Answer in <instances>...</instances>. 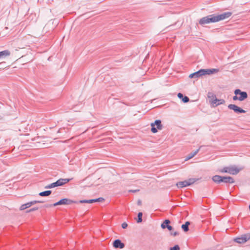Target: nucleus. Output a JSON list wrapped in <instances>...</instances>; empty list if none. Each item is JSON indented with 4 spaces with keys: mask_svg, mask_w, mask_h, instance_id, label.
<instances>
[{
    "mask_svg": "<svg viewBox=\"0 0 250 250\" xmlns=\"http://www.w3.org/2000/svg\"><path fill=\"white\" fill-rule=\"evenodd\" d=\"M219 71L218 69L212 68V69H201L199 70L190 74L189 75V78L190 79H194L197 80L198 78L203 77L205 75H209L217 72Z\"/></svg>",
    "mask_w": 250,
    "mask_h": 250,
    "instance_id": "1",
    "label": "nucleus"
},
{
    "mask_svg": "<svg viewBox=\"0 0 250 250\" xmlns=\"http://www.w3.org/2000/svg\"><path fill=\"white\" fill-rule=\"evenodd\" d=\"M219 21V14L217 15H209L207 16L201 18L199 23L200 25L204 26L206 24L210 23H214Z\"/></svg>",
    "mask_w": 250,
    "mask_h": 250,
    "instance_id": "2",
    "label": "nucleus"
},
{
    "mask_svg": "<svg viewBox=\"0 0 250 250\" xmlns=\"http://www.w3.org/2000/svg\"><path fill=\"white\" fill-rule=\"evenodd\" d=\"M242 169V167L236 166H230L224 167L220 171L222 173H228L232 175H236Z\"/></svg>",
    "mask_w": 250,
    "mask_h": 250,
    "instance_id": "3",
    "label": "nucleus"
},
{
    "mask_svg": "<svg viewBox=\"0 0 250 250\" xmlns=\"http://www.w3.org/2000/svg\"><path fill=\"white\" fill-rule=\"evenodd\" d=\"M71 180V179L68 178H60L58 179L55 182L50 184L44 187V188L48 189V188H52L55 187L62 186L64 184L68 183Z\"/></svg>",
    "mask_w": 250,
    "mask_h": 250,
    "instance_id": "4",
    "label": "nucleus"
},
{
    "mask_svg": "<svg viewBox=\"0 0 250 250\" xmlns=\"http://www.w3.org/2000/svg\"><path fill=\"white\" fill-rule=\"evenodd\" d=\"M208 101L211 107H216L219 105V99H218L212 92H208L207 94Z\"/></svg>",
    "mask_w": 250,
    "mask_h": 250,
    "instance_id": "5",
    "label": "nucleus"
},
{
    "mask_svg": "<svg viewBox=\"0 0 250 250\" xmlns=\"http://www.w3.org/2000/svg\"><path fill=\"white\" fill-rule=\"evenodd\" d=\"M73 203H77V201L71 200L67 198H63L59 200L58 202L53 204V205H45V207L48 208L52 206L55 207L62 205H70Z\"/></svg>",
    "mask_w": 250,
    "mask_h": 250,
    "instance_id": "6",
    "label": "nucleus"
},
{
    "mask_svg": "<svg viewBox=\"0 0 250 250\" xmlns=\"http://www.w3.org/2000/svg\"><path fill=\"white\" fill-rule=\"evenodd\" d=\"M151 131L152 132L155 133L158 132V130H161L163 128L162 122L160 120H156L151 124Z\"/></svg>",
    "mask_w": 250,
    "mask_h": 250,
    "instance_id": "7",
    "label": "nucleus"
},
{
    "mask_svg": "<svg viewBox=\"0 0 250 250\" xmlns=\"http://www.w3.org/2000/svg\"><path fill=\"white\" fill-rule=\"evenodd\" d=\"M250 240V233H247L236 238L234 241L239 244H243Z\"/></svg>",
    "mask_w": 250,
    "mask_h": 250,
    "instance_id": "8",
    "label": "nucleus"
},
{
    "mask_svg": "<svg viewBox=\"0 0 250 250\" xmlns=\"http://www.w3.org/2000/svg\"><path fill=\"white\" fill-rule=\"evenodd\" d=\"M232 184L234 183V179L230 176H220V183Z\"/></svg>",
    "mask_w": 250,
    "mask_h": 250,
    "instance_id": "9",
    "label": "nucleus"
},
{
    "mask_svg": "<svg viewBox=\"0 0 250 250\" xmlns=\"http://www.w3.org/2000/svg\"><path fill=\"white\" fill-rule=\"evenodd\" d=\"M235 95L239 94V100L240 101H243L244 99L247 98V94L246 92H241L240 89H236L234 91Z\"/></svg>",
    "mask_w": 250,
    "mask_h": 250,
    "instance_id": "10",
    "label": "nucleus"
},
{
    "mask_svg": "<svg viewBox=\"0 0 250 250\" xmlns=\"http://www.w3.org/2000/svg\"><path fill=\"white\" fill-rule=\"evenodd\" d=\"M228 107L230 109L233 110L235 112H236L237 113H245V111L244 110H243L240 107H239L235 104H230L228 106Z\"/></svg>",
    "mask_w": 250,
    "mask_h": 250,
    "instance_id": "11",
    "label": "nucleus"
},
{
    "mask_svg": "<svg viewBox=\"0 0 250 250\" xmlns=\"http://www.w3.org/2000/svg\"><path fill=\"white\" fill-rule=\"evenodd\" d=\"M113 246L116 249H123L125 247V244L120 239H116L113 242Z\"/></svg>",
    "mask_w": 250,
    "mask_h": 250,
    "instance_id": "12",
    "label": "nucleus"
},
{
    "mask_svg": "<svg viewBox=\"0 0 250 250\" xmlns=\"http://www.w3.org/2000/svg\"><path fill=\"white\" fill-rule=\"evenodd\" d=\"M177 96L184 103H187L189 101V99L188 96H184V95L181 93H178Z\"/></svg>",
    "mask_w": 250,
    "mask_h": 250,
    "instance_id": "13",
    "label": "nucleus"
},
{
    "mask_svg": "<svg viewBox=\"0 0 250 250\" xmlns=\"http://www.w3.org/2000/svg\"><path fill=\"white\" fill-rule=\"evenodd\" d=\"M232 15V13L230 12H225L220 14V21L224 20L229 18Z\"/></svg>",
    "mask_w": 250,
    "mask_h": 250,
    "instance_id": "14",
    "label": "nucleus"
},
{
    "mask_svg": "<svg viewBox=\"0 0 250 250\" xmlns=\"http://www.w3.org/2000/svg\"><path fill=\"white\" fill-rule=\"evenodd\" d=\"M176 186L179 188H181L184 187H186L189 186V184L188 183L187 180H185L183 181L178 182L176 184Z\"/></svg>",
    "mask_w": 250,
    "mask_h": 250,
    "instance_id": "15",
    "label": "nucleus"
},
{
    "mask_svg": "<svg viewBox=\"0 0 250 250\" xmlns=\"http://www.w3.org/2000/svg\"><path fill=\"white\" fill-rule=\"evenodd\" d=\"M199 150H200V148H199L198 149H196V150L188 154L186 158V160L187 161V160H188L191 159L192 158H193L194 156H195L198 153Z\"/></svg>",
    "mask_w": 250,
    "mask_h": 250,
    "instance_id": "16",
    "label": "nucleus"
},
{
    "mask_svg": "<svg viewBox=\"0 0 250 250\" xmlns=\"http://www.w3.org/2000/svg\"><path fill=\"white\" fill-rule=\"evenodd\" d=\"M10 55V52L8 50H5L0 52V59L4 58Z\"/></svg>",
    "mask_w": 250,
    "mask_h": 250,
    "instance_id": "17",
    "label": "nucleus"
},
{
    "mask_svg": "<svg viewBox=\"0 0 250 250\" xmlns=\"http://www.w3.org/2000/svg\"><path fill=\"white\" fill-rule=\"evenodd\" d=\"M190 224V222L187 221L184 224L182 225L181 228L185 232H187L189 230L188 226Z\"/></svg>",
    "mask_w": 250,
    "mask_h": 250,
    "instance_id": "18",
    "label": "nucleus"
},
{
    "mask_svg": "<svg viewBox=\"0 0 250 250\" xmlns=\"http://www.w3.org/2000/svg\"><path fill=\"white\" fill-rule=\"evenodd\" d=\"M52 193L51 190H45L44 191H42L39 193V195L40 196H49Z\"/></svg>",
    "mask_w": 250,
    "mask_h": 250,
    "instance_id": "19",
    "label": "nucleus"
},
{
    "mask_svg": "<svg viewBox=\"0 0 250 250\" xmlns=\"http://www.w3.org/2000/svg\"><path fill=\"white\" fill-rule=\"evenodd\" d=\"M170 223V221L169 219H166L161 225V228L163 229H166L167 226Z\"/></svg>",
    "mask_w": 250,
    "mask_h": 250,
    "instance_id": "20",
    "label": "nucleus"
},
{
    "mask_svg": "<svg viewBox=\"0 0 250 250\" xmlns=\"http://www.w3.org/2000/svg\"><path fill=\"white\" fill-rule=\"evenodd\" d=\"M104 200V199L102 197L94 199H90V204L97 202H102Z\"/></svg>",
    "mask_w": 250,
    "mask_h": 250,
    "instance_id": "21",
    "label": "nucleus"
},
{
    "mask_svg": "<svg viewBox=\"0 0 250 250\" xmlns=\"http://www.w3.org/2000/svg\"><path fill=\"white\" fill-rule=\"evenodd\" d=\"M142 216H143V213L142 212H139L138 213V215H137L138 218L136 221V222L138 223H140L142 222Z\"/></svg>",
    "mask_w": 250,
    "mask_h": 250,
    "instance_id": "22",
    "label": "nucleus"
},
{
    "mask_svg": "<svg viewBox=\"0 0 250 250\" xmlns=\"http://www.w3.org/2000/svg\"><path fill=\"white\" fill-rule=\"evenodd\" d=\"M212 180L217 183H219V175H216L212 177Z\"/></svg>",
    "mask_w": 250,
    "mask_h": 250,
    "instance_id": "23",
    "label": "nucleus"
},
{
    "mask_svg": "<svg viewBox=\"0 0 250 250\" xmlns=\"http://www.w3.org/2000/svg\"><path fill=\"white\" fill-rule=\"evenodd\" d=\"M169 250H180V247L178 245H175L174 247H171Z\"/></svg>",
    "mask_w": 250,
    "mask_h": 250,
    "instance_id": "24",
    "label": "nucleus"
},
{
    "mask_svg": "<svg viewBox=\"0 0 250 250\" xmlns=\"http://www.w3.org/2000/svg\"><path fill=\"white\" fill-rule=\"evenodd\" d=\"M27 208H28V207H27V206L26 205V204L22 205L20 207V209L21 210H24L25 209H26Z\"/></svg>",
    "mask_w": 250,
    "mask_h": 250,
    "instance_id": "25",
    "label": "nucleus"
},
{
    "mask_svg": "<svg viewBox=\"0 0 250 250\" xmlns=\"http://www.w3.org/2000/svg\"><path fill=\"white\" fill-rule=\"evenodd\" d=\"M39 209V208L38 207H34V208H33L28 210L26 211V212L27 213H29V212H32V211H35V210H37Z\"/></svg>",
    "mask_w": 250,
    "mask_h": 250,
    "instance_id": "26",
    "label": "nucleus"
},
{
    "mask_svg": "<svg viewBox=\"0 0 250 250\" xmlns=\"http://www.w3.org/2000/svg\"><path fill=\"white\" fill-rule=\"evenodd\" d=\"M187 182L189 184V186H190L195 182V180L193 179H189L188 180H187Z\"/></svg>",
    "mask_w": 250,
    "mask_h": 250,
    "instance_id": "27",
    "label": "nucleus"
},
{
    "mask_svg": "<svg viewBox=\"0 0 250 250\" xmlns=\"http://www.w3.org/2000/svg\"><path fill=\"white\" fill-rule=\"evenodd\" d=\"M34 204H35V202H33V201L26 203L28 208Z\"/></svg>",
    "mask_w": 250,
    "mask_h": 250,
    "instance_id": "28",
    "label": "nucleus"
},
{
    "mask_svg": "<svg viewBox=\"0 0 250 250\" xmlns=\"http://www.w3.org/2000/svg\"><path fill=\"white\" fill-rule=\"evenodd\" d=\"M90 200H80L78 202L80 203H89L90 204Z\"/></svg>",
    "mask_w": 250,
    "mask_h": 250,
    "instance_id": "29",
    "label": "nucleus"
},
{
    "mask_svg": "<svg viewBox=\"0 0 250 250\" xmlns=\"http://www.w3.org/2000/svg\"><path fill=\"white\" fill-rule=\"evenodd\" d=\"M128 226L126 222H124L122 224V228L124 229H126Z\"/></svg>",
    "mask_w": 250,
    "mask_h": 250,
    "instance_id": "30",
    "label": "nucleus"
},
{
    "mask_svg": "<svg viewBox=\"0 0 250 250\" xmlns=\"http://www.w3.org/2000/svg\"><path fill=\"white\" fill-rule=\"evenodd\" d=\"M170 235H172L173 236H176L178 235H179V232L178 231H174V232H170Z\"/></svg>",
    "mask_w": 250,
    "mask_h": 250,
    "instance_id": "31",
    "label": "nucleus"
},
{
    "mask_svg": "<svg viewBox=\"0 0 250 250\" xmlns=\"http://www.w3.org/2000/svg\"><path fill=\"white\" fill-rule=\"evenodd\" d=\"M166 228H167L169 231H172L173 229V227L169 225V224L167 226V227Z\"/></svg>",
    "mask_w": 250,
    "mask_h": 250,
    "instance_id": "32",
    "label": "nucleus"
},
{
    "mask_svg": "<svg viewBox=\"0 0 250 250\" xmlns=\"http://www.w3.org/2000/svg\"><path fill=\"white\" fill-rule=\"evenodd\" d=\"M139 189H135V190H128V192H133V193H135V192H138L139 191Z\"/></svg>",
    "mask_w": 250,
    "mask_h": 250,
    "instance_id": "33",
    "label": "nucleus"
},
{
    "mask_svg": "<svg viewBox=\"0 0 250 250\" xmlns=\"http://www.w3.org/2000/svg\"><path fill=\"white\" fill-rule=\"evenodd\" d=\"M237 95H236L235 96H234L233 97V100L235 101V100H239V97H237Z\"/></svg>",
    "mask_w": 250,
    "mask_h": 250,
    "instance_id": "34",
    "label": "nucleus"
},
{
    "mask_svg": "<svg viewBox=\"0 0 250 250\" xmlns=\"http://www.w3.org/2000/svg\"><path fill=\"white\" fill-rule=\"evenodd\" d=\"M33 202H35V204H37V203H43L44 202L43 201H37V200H34V201H33Z\"/></svg>",
    "mask_w": 250,
    "mask_h": 250,
    "instance_id": "35",
    "label": "nucleus"
},
{
    "mask_svg": "<svg viewBox=\"0 0 250 250\" xmlns=\"http://www.w3.org/2000/svg\"><path fill=\"white\" fill-rule=\"evenodd\" d=\"M138 205H140L141 204V201L140 200H139L137 203Z\"/></svg>",
    "mask_w": 250,
    "mask_h": 250,
    "instance_id": "36",
    "label": "nucleus"
},
{
    "mask_svg": "<svg viewBox=\"0 0 250 250\" xmlns=\"http://www.w3.org/2000/svg\"><path fill=\"white\" fill-rule=\"evenodd\" d=\"M3 119V116L1 115H0V120Z\"/></svg>",
    "mask_w": 250,
    "mask_h": 250,
    "instance_id": "37",
    "label": "nucleus"
}]
</instances>
